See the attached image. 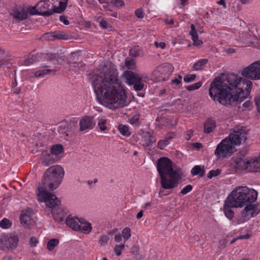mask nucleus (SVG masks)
<instances>
[{
	"instance_id": "nucleus-21",
	"label": "nucleus",
	"mask_w": 260,
	"mask_h": 260,
	"mask_svg": "<svg viewBox=\"0 0 260 260\" xmlns=\"http://www.w3.org/2000/svg\"><path fill=\"white\" fill-rule=\"evenodd\" d=\"M155 141V139L149 132H146L144 134L141 140L142 145L144 147H148L152 145Z\"/></svg>"
},
{
	"instance_id": "nucleus-10",
	"label": "nucleus",
	"mask_w": 260,
	"mask_h": 260,
	"mask_svg": "<svg viewBox=\"0 0 260 260\" xmlns=\"http://www.w3.org/2000/svg\"><path fill=\"white\" fill-rule=\"evenodd\" d=\"M260 212V203L256 204L250 203L247 205L241 212V216L238 219L239 223L247 221L250 217H254Z\"/></svg>"
},
{
	"instance_id": "nucleus-58",
	"label": "nucleus",
	"mask_w": 260,
	"mask_h": 260,
	"mask_svg": "<svg viewBox=\"0 0 260 260\" xmlns=\"http://www.w3.org/2000/svg\"><path fill=\"white\" fill-rule=\"evenodd\" d=\"M154 45L156 46V47H160L161 49H164L166 47V43L164 42L158 43L157 41H155L154 43Z\"/></svg>"
},
{
	"instance_id": "nucleus-43",
	"label": "nucleus",
	"mask_w": 260,
	"mask_h": 260,
	"mask_svg": "<svg viewBox=\"0 0 260 260\" xmlns=\"http://www.w3.org/2000/svg\"><path fill=\"white\" fill-rule=\"evenodd\" d=\"M202 83L198 82L191 85L187 86L186 88L189 91H192L199 89L202 86Z\"/></svg>"
},
{
	"instance_id": "nucleus-50",
	"label": "nucleus",
	"mask_w": 260,
	"mask_h": 260,
	"mask_svg": "<svg viewBox=\"0 0 260 260\" xmlns=\"http://www.w3.org/2000/svg\"><path fill=\"white\" fill-rule=\"evenodd\" d=\"M129 54L130 56L133 57H136L139 55V53L137 49L133 48L129 50Z\"/></svg>"
},
{
	"instance_id": "nucleus-62",
	"label": "nucleus",
	"mask_w": 260,
	"mask_h": 260,
	"mask_svg": "<svg viewBox=\"0 0 260 260\" xmlns=\"http://www.w3.org/2000/svg\"><path fill=\"white\" fill-rule=\"evenodd\" d=\"M191 145L193 148L198 149H200L203 147L202 144L199 142L193 143Z\"/></svg>"
},
{
	"instance_id": "nucleus-63",
	"label": "nucleus",
	"mask_w": 260,
	"mask_h": 260,
	"mask_svg": "<svg viewBox=\"0 0 260 260\" xmlns=\"http://www.w3.org/2000/svg\"><path fill=\"white\" fill-rule=\"evenodd\" d=\"M36 6L35 7H32L31 8L29 9L28 12L31 15H35L37 14V9H36Z\"/></svg>"
},
{
	"instance_id": "nucleus-5",
	"label": "nucleus",
	"mask_w": 260,
	"mask_h": 260,
	"mask_svg": "<svg viewBox=\"0 0 260 260\" xmlns=\"http://www.w3.org/2000/svg\"><path fill=\"white\" fill-rule=\"evenodd\" d=\"M63 176L64 171L60 166H52L46 171L42 180V186L39 187L52 191L58 187Z\"/></svg>"
},
{
	"instance_id": "nucleus-45",
	"label": "nucleus",
	"mask_w": 260,
	"mask_h": 260,
	"mask_svg": "<svg viewBox=\"0 0 260 260\" xmlns=\"http://www.w3.org/2000/svg\"><path fill=\"white\" fill-rule=\"evenodd\" d=\"M169 144V141L167 139L164 140H159L157 143V147L160 149H164V148L166 147Z\"/></svg>"
},
{
	"instance_id": "nucleus-35",
	"label": "nucleus",
	"mask_w": 260,
	"mask_h": 260,
	"mask_svg": "<svg viewBox=\"0 0 260 260\" xmlns=\"http://www.w3.org/2000/svg\"><path fill=\"white\" fill-rule=\"evenodd\" d=\"M118 129L121 135L128 137L131 135V133L129 130V128L127 126L123 124H120L118 126Z\"/></svg>"
},
{
	"instance_id": "nucleus-6",
	"label": "nucleus",
	"mask_w": 260,
	"mask_h": 260,
	"mask_svg": "<svg viewBox=\"0 0 260 260\" xmlns=\"http://www.w3.org/2000/svg\"><path fill=\"white\" fill-rule=\"evenodd\" d=\"M247 132L245 127H235L233 128V132L229 137L225 138L229 140V143L232 144L235 148V145H239L241 143L244 142L247 139Z\"/></svg>"
},
{
	"instance_id": "nucleus-52",
	"label": "nucleus",
	"mask_w": 260,
	"mask_h": 260,
	"mask_svg": "<svg viewBox=\"0 0 260 260\" xmlns=\"http://www.w3.org/2000/svg\"><path fill=\"white\" fill-rule=\"evenodd\" d=\"M193 131L192 129L188 130L186 132L185 135V138L187 141H189L190 140L192 135H193Z\"/></svg>"
},
{
	"instance_id": "nucleus-61",
	"label": "nucleus",
	"mask_w": 260,
	"mask_h": 260,
	"mask_svg": "<svg viewBox=\"0 0 260 260\" xmlns=\"http://www.w3.org/2000/svg\"><path fill=\"white\" fill-rule=\"evenodd\" d=\"M176 136V135L175 133H168L166 137H165V139H167L168 140H169V141H170V140L173 138H175Z\"/></svg>"
},
{
	"instance_id": "nucleus-29",
	"label": "nucleus",
	"mask_w": 260,
	"mask_h": 260,
	"mask_svg": "<svg viewBox=\"0 0 260 260\" xmlns=\"http://www.w3.org/2000/svg\"><path fill=\"white\" fill-rule=\"evenodd\" d=\"M250 160H245L241 158H237L235 160V164L237 167L241 169L247 170L248 171Z\"/></svg>"
},
{
	"instance_id": "nucleus-57",
	"label": "nucleus",
	"mask_w": 260,
	"mask_h": 260,
	"mask_svg": "<svg viewBox=\"0 0 260 260\" xmlns=\"http://www.w3.org/2000/svg\"><path fill=\"white\" fill-rule=\"evenodd\" d=\"M60 21L62 22H63L65 25H69V21L67 19L66 16L62 15L59 17Z\"/></svg>"
},
{
	"instance_id": "nucleus-44",
	"label": "nucleus",
	"mask_w": 260,
	"mask_h": 260,
	"mask_svg": "<svg viewBox=\"0 0 260 260\" xmlns=\"http://www.w3.org/2000/svg\"><path fill=\"white\" fill-rule=\"evenodd\" d=\"M195 74H187L184 77V81L186 83L191 82L194 81L196 78Z\"/></svg>"
},
{
	"instance_id": "nucleus-15",
	"label": "nucleus",
	"mask_w": 260,
	"mask_h": 260,
	"mask_svg": "<svg viewBox=\"0 0 260 260\" xmlns=\"http://www.w3.org/2000/svg\"><path fill=\"white\" fill-rule=\"evenodd\" d=\"M43 58L46 60L53 62L54 64L56 63H60V62L63 61L65 60V56L63 53L57 52L56 53H49L43 54Z\"/></svg>"
},
{
	"instance_id": "nucleus-2",
	"label": "nucleus",
	"mask_w": 260,
	"mask_h": 260,
	"mask_svg": "<svg viewBox=\"0 0 260 260\" xmlns=\"http://www.w3.org/2000/svg\"><path fill=\"white\" fill-rule=\"evenodd\" d=\"M252 87L251 81L237 74H223L211 83L209 93L214 101L227 107L242 102L249 95Z\"/></svg>"
},
{
	"instance_id": "nucleus-48",
	"label": "nucleus",
	"mask_w": 260,
	"mask_h": 260,
	"mask_svg": "<svg viewBox=\"0 0 260 260\" xmlns=\"http://www.w3.org/2000/svg\"><path fill=\"white\" fill-rule=\"evenodd\" d=\"M54 32H47L43 36L44 39L48 40H53L55 39V36L54 35Z\"/></svg>"
},
{
	"instance_id": "nucleus-24",
	"label": "nucleus",
	"mask_w": 260,
	"mask_h": 260,
	"mask_svg": "<svg viewBox=\"0 0 260 260\" xmlns=\"http://www.w3.org/2000/svg\"><path fill=\"white\" fill-rule=\"evenodd\" d=\"M32 210L30 209L22 211L20 216L21 223L23 224H27L31 219V214Z\"/></svg>"
},
{
	"instance_id": "nucleus-39",
	"label": "nucleus",
	"mask_w": 260,
	"mask_h": 260,
	"mask_svg": "<svg viewBox=\"0 0 260 260\" xmlns=\"http://www.w3.org/2000/svg\"><path fill=\"white\" fill-rule=\"evenodd\" d=\"M55 39L67 40L68 39V35L64 34L60 31H55L54 32Z\"/></svg>"
},
{
	"instance_id": "nucleus-22",
	"label": "nucleus",
	"mask_w": 260,
	"mask_h": 260,
	"mask_svg": "<svg viewBox=\"0 0 260 260\" xmlns=\"http://www.w3.org/2000/svg\"><path fill=\"white\" fill-rule=\"evenodd\" d=\"M216 127L215 120L211 118H208L204 124V132L206 134H209L213 132Z\"/></svg>"
},
{
	"instance_id": "nucleus-20",
	"label": "nucleus",
	"mask_w": 260,
	"mask_h": 260,
	"mask_svg": "<svg viewBox=\"0 0 260 260\" xmlns=\"http://www.w3.org/2000/svg\"><path fill=\"white\" fill-rule=\"evenodd\" d=\"M81 219L78 217L69 216L66 219V223L70 228L74 231H78L80 227Z\"/></svg>"
},
{
	"instance_id": "nucleus-28",
	"label": "nucleus",
	"mask_w": 260,
	"mask_h": 260,
	"mask_svg": "<svg viewBox=\"0 0 260 260\" xmlns=\"http://www.w3.org/2000/svg\"><path fill=\"white\" fill-rule=\"evenodd\" d=\"M38 54L35 51L29 54L27 58L24 61L23 64L25 66H29L38 60Z\"/></svg>"
},
{
	"instance_id": "nucleus-49",
	"label": "nucleus",
	"mask_w": 260,
	"mask_h": 260,
	"mask_svg": "<svg viewBox=\"0 0 260 260\" xmlns=\"http://www.w3.org/2000/svg\"><path fill=\"white\" fill-rule=\"evenodd\" d=\"M192 189V186L191 185H188L184 187L181 190L180 193L182 194H185L190 192Z\"/></svg>"
},
{
	"instance_id": "nucleus-54",
	"label": "nucleus",
	"mask_w": 260,
	"mask_h": 260,
	"mask_svg": "<svg viewBox=\"0 0 260 260\" xmlns=\"http://www.w3.org/2000/svg\"><path fill=\"white\" fill-rule=\"evenodd\" d=\"M139 119V115H135L133 117H132V118L130 119V122L131 123L133 124H137V123L138 122Z\"/></svg>"
},
{
	"instance_id": "nucleus-32",
	"label": "nucleus",
	"mask_w": 260,
	"mask_h": 260,
	"mask_svg": "<svg viewBox=\"0 0 260 260\" xmlns=\"http://www.w3.org/2000/svg\"><path fill=\"white\" fill-rule=\"evenodd\" d=\"M205 169L203 168L201 169L200 166H195L191 170V173L192 175L195 176L199 175L200 177H202L205 175Z\"/></svg>"
},
{
	"instance_id": "nucleus-11",
	"label": "nucleus",
	"mask_w": 260,
	"mask_h": 260,
	"mask_svg": "<svg viewBox=\"0 0 260 260\" xmlns=\"http://www.w3.org/2000/svg\"><path fill=\"white\" fill-rule=\"evenodd\" d=\"M242 75L247 79L253 80L260 79V60L250 64L241 71Z\"/></svg>"
},
{
	"instance_id": "nucleus-13",
	"label": "nucleus",
	"mask_w": 260,
	"mask_h": 260,
	"mask_svg": "<svg viewBox=\"0 0 260 260\" xmlns=\"http://www.w3.org/2000/svg\"><path fill=\"white\" fill-rule=\"evenodd\" d=\"M51 0H40L36 5L37 14L43 16H49L54 13Z\"/></svg>"
},
{
	"instance_id": "nucleus-37",
	"label": "nucleus",
	"mask_w": 260,
	"mask_h": 260,
	"mask_svg": "<svg viewBox=\"0 0 260 260\" xmlns=\"http://www.w3.org/2000/svg\"><path fill=\"white\" fill-rule=\"evenodd\" d=\"M125 64L128 69L133 70L135 68V62L133 59L126 58L125 60Z\"/></svg>"
},
{
	"instance_id": "nucleus-59",
	"label": "nucleus",
	"mask_w": 260,
	"mask_h": 260,
	"mask_svg": "<svg viewBox=\"0 0 260 260\" xmlns=\"http://www.w3.org/2000/svg\"><path fill=\"white\" fill-rule=\"evenodd\" d=\"M243 107L245 108L250 109L252 107V103L250 101L247 100L243 104Z\"/></svg>"
},
{
	"instance_id": "nucleus-40",
	"label": "nucleus",
	"mask_w": 260,
	"mask_h": 260,
	"mask_svg": "<svg viewBox=\"0 0 260 260\" xmlns=\"http://www.w3.org/2000/svg\"><path fill=\"white\" fill-rule=\"evenodd\" d=\"M10 220L6 218L0 221V227L3 229H8L11 226Z\"/></svg>"
},
{
	"instance_id": "nucleus-31",
	"label": "nucleus",
	"mask_w": 260,
	"mask_h": 260,
	"mask_svg": "<svg viewBox=\"0 0 260 260\" xmlns=\"http://www.w3.org/2000/svg\"><path fill=\"white\" fill-rule=\"evenodd\" d=\"M63 151V147L61 144L54 145L51 149V153L54 156H57L58 154L62 153Z\"/></svg>"
},
{
	"instance_id": "nucleus-19",
	"label": "nucleus",
	"mask_w": 260,
	"mask_h": 260,
	"mask_svg": "<svg viewBox=\"0 0 260 260\" xmlns=\"http://www.w3.org/2000/svg\"><path fill=\"white\" fill-rule=\"evenodd\" d=\"M235 208V206H234V205L230 202V201L226 199L224 201L223 210L226 217L230 219L234 216V212L232 210V208Z\"/></svg>"
},
{
	"instance_id": "nucleus-41",
	"label": "nucleus",
	"mask_w": 260,
	"mask_h": 260,
	"mask_svg": "<svg viewBox=\"0 0 260 260\" xmlns=\"http://www.w3.org/2000/svg\"><path fill=\"white\" fill-rule=\"evenodd\" d=\"M124 244L116 245L114 248V251L117 256H120L121 254V251L124 249Z\"/></svg>"
},
{
	"instance_id": "nucleus-60",
	"label": "nucleus",
	"mask_w": 260,
	"mask_h": 260,
	"mask_svg": "<svg viewBox=\"0 0 260 260\" xmlns=\"http://www.w3.org/2000/svg\"><path fill=\"white\" fill-rule=\"evenodd\" d=\"M100 25L103 28H107L108 27V22L105 20H102L100 21Z\"/></svg>"
},
{
	"instance_id": "nucleus-42",
	"label": "nucleus",
	"mask_w": 260,
	"mask_h": 260,
	"mask_svg": "<svg viewBox=\"0 0 260 260\" xmlns=\"http://www.w3.org/2000/svg\"><path fill=\"white\" fill-rule=\"evenodd\" d=\"M122 236L125 241L128 240L131 236V229L128 227L125 228L122 231Z\"/></svg>"
},
{
	"instance_id": "nucleus-25",
	"label": "nucleus",
	"mask_w": 260,
	"mask_h": 260,
	"mask_svg": "<svg viewBox=\"0 0 260 260\" xmlns=\"http://www.w3.org/2000/svg\"><path fill=\"white\" fill-rule=\"evenodd\" d=\"M189 34L191 36L193 45L198 46L203 44V42L201 40H199L198 35L196 31L195 26L192 24L191 25V30L189 32Z\"/></svg>"
},
{
	"instance_id": "nucleus-23",
	"label": "nucleus",
	"mask_w": 260,
	"mask_h": 260,
	"mask_svg": "<svg viewBox=\"0 0 260 260\" xmlns=\"http://www.w3.org/2000/svg\"><path fill=\"white\" fill-rule=\"evenodd\" d=\"M79 225L80 228L78 231H81L84 234H89L92 230L91 224L84 219L81 218L80 223Z\"/></svg>"
},
{
	"instance_id": "nucleus-34",
	"label": "nucleus",
	"mask_w": 260,
	"mask_h": 260,
	"mask_svg": "<svg viewBox=\"0 0 260 260\" xmlns=\"http://www.w3.org/2000/svg\"><path fill=\"white\" fill-rule=\"evenodd\" d=\"M56 71L54 69H45L41 71H38L35 73V76L40 77L46 74H54Z\"/></svg>"
},
{
	"instance_id": "nucleus-18",
	"label": "nucleus",
	"mask_w": 260,
	"mask_h": 260,
	"mask_svg": "<svg viewBox=\"0 0 260 260\" xmlns=\"http://www.w3.org/2000/svg\"><path fill=\"white\" fill-rule=\"evenodd\" d=\"M59 159V157L57 156H54L51 153L47 154L45 152L44 154V158L42 161V164L45 166H49V165L54 163Z\"/></svg>"
},
{
	"instance_id": "nucleus-17",
	"label": "nucleus",
	"mask_w": 260,
	"mask_h": 260,
	"mask_svg": "<svg viewBox=\"0 0 260 260\" xmlns=\"http://www.w3.org/2000/svg\"><path fill=\"white\" fill-rule=\"evenodd\" d=\"M54 13H61L67 8L68 0H51Z\"/></svg>"
},
{
	"instance_id": "nucleus-38",
	"label": "nucleus",
	"mask_w": 260,
	"mask_h": 260,
	"mask_svg": "<svg viewBox=\"0 0 260 260\" xmlns=\"http://www.w3.org/2000/svg\"><path fill=\"white\" fill-rule=\"evenodd\" d=\"M107 120L105 119H100L99 120L98 125L101 131H104L107 129L106 126Z\"/></svg>"
},
{
	"instance_id": "nucleus-36",
	"label": "nucleus",
	"mask_w": 260,
	"mask_h": 260,
	"mask_svg": "<svg viewBox=\"0 0 260 260\" xmlns=\"http://www.w3.org/2000/svg\"><path fill=\"white\" fill-rule=\"evenodd\" d=\"M59 243V241L57 239H51L47 243V248L49 251L52 250Z\"/></svg>"
},
{
	"instance_id": "nucleus-64",
	"label": "nucleus",
	"mask_w": 260,
	"mask_h": 260,
	"mask_svg": "<svg viewBox=\"0 0 260 260\" xmlns=\"http://www.w3.org/2000/svg\"><path fill=\"white\" fill-rule=\"evenodd\" d=\"M115 241L116 242H120L122 241V235L120 234L116 235L114 237Z\"/></svg>"
},
{
	"instance_id": "nucleus-9",
	"label": "nucleus",
	"mask_w": 260,
	"mask_h": 260,
	"mask_svg": "<svg viewBox=\"0 0 260 260\" xmlns=\"http://www.w3.org/2000/svg\"><path fill=\"white\" fill-rule=\"evenodd\" d=\"M173 70V67L171 64L165 63L159 66L153 72L152 75L155 77L158 81H165L167 80L169 76L171 75Z\"/></svg>"
},
{
	"instance_id": "nucleus-16",
	"label": "nucleus",
	"mask_w": 260,
	"mask_h": 260,
	"mask_svg": "<svg viewBox=\"0 0 260 260\" xmlns=\"http://www.w3.org/2000/svg\"><path fill=\"white\" fill-rule=\"evenodd\" d=\"M79 124L80 131L92 129L95 125L93 122V117L89 116H86L82 118L80 121Z\"/></svg>"
},
{
	"instance_id": "nucleus-4",
	"label": "nucleus",
	"mask_w": 260,
	"mask_h": 260,
	"mask_svg": "<svg viewBox=\"0 0 260 260\" xmlns=\"http://www.w3.org/2000/svg\"><path fill=\"white\" fill-rule=\"evenodd\" d=\"M257 193L254 190H250L246 186L235 188L228 196L226 199L232 203L236 208H242L254 203L257 199Z\"/></svg>"
},
{
	"instance_id": "nucleus-53",
	"label": "nucleus",
	"mask_w": 260,
	"mask_h": 260,
	"mask_svg": "<svg viewBox=\"0 0 260 260\" xmlns=\"http://www.w3.org/2000/svg\"><path fill=\"white\" fill-rule=\"evenodd\" d=\"M38 242V240L34 237H31L29 240V245L32 247L36 246Z\"/></svg>"
},
{
	"instance_id": "nucleus-12",
	"label": "nucleus",
	"mask_w": 260,
	"mask_h": 260,
	"mask_svg": "<svg viewBox=\"0 0 260 260\" xmlns=\"http://www.w3.org/2000/svg\"><path fill=\"white\" fill-rule=\"evenodd\" d=\"M234 148L229 143L228 139H224L219 143L215 150L214 154L218 158H224L234 152Z\"/></svg>"
},
{
	"instance_id": "nucleus-56",
	"label": "nucleus",
	"mask_w": 260,
	"mask_h": 260,
	"mask_svg": "<svg viewBox=\"0 0 260 260\" xmlns=\"http://www.w3.org/2000/svg\"><path fill=\"white\" fill-rule=\"evenodd\" d=\"M254 102L257 107V111L260 113V96L255 97Z\"/></svg>"
},
{
	"instance_id": "nucleus-27",
	"label": "nucleus",
	"mask_w": 260,
	"mask_h": 260,
	"mask_svg": "<svg viewBox=\"0 0 260 260\" xmlns=\"http://www.w3.org/2000/svg\"><path fill=\"white\" fill-rule=\"evenodd\" d=\"M13 16L19 20H24L27 18V12L23 8L17 9L14 11Z\"/></svg>"
},
{
	"instance_id": "nucleus-33",
	"label": "nucleus",
	"mask_w": 260,
	"mask_h": 260,
	"mask_svg": "<svg viewBox=\"0 0 260 260\" xmlns=\"http://www.w3.org/2000/svg\"><path fill=\"white\" fill-rule=\"evenodd\" d=\"M208 60L207 59H201L193 64L192 69L196 71L201 70L202 67L207 63Z\"/></svg>"
},
{
	"instance_id": "nucleus-26",
	"label": "nucleus",
	"mask_w": 260,
	"mask_h": 260,
	"mask_svg": "<svg viewBox=\"0 0 260 260\" xmlns=\"http://www.w3.org/2000/svg\"><path fill=\"white\" fill-rule=\"evenodd\" d=\"M248 171L253 172H260V158L259 157L255 159L249 161Z\"/></svg>"
},
{
	"instance_id": "nucleus-51",
	"label": "nucleus",
	"mask_w": 260,
	"mask_h": 260,
	"mask_svg": "<svg viewBox=\"0 0 260 260\" xmlns=\"http://www.w3.org/2000/svg\"><path fill=\"white\" fill-rule=\"evenodd\" d=\"M135 15L138 18H143L144 17V13L142 9H137L135 11Z\"/></svg>"
},
{
	"instance_id": "nucleus-14",
	"label": "nucleus",
	"mask_w": 260,
	"mask_h": 260,
	"mask_svg": "<svg viewBox=\"0 0 260 260\" xmlns=\"http://www.w3.org/2000/svg\"><path fill=\"white\" fill-rule=\"evenodd\" d=\"M124 76L131 85H133L134 88L136 91H140L144 87L142 81V77L132 71H125Z\"/></svg>"
},
{
	"instance_id": "nucleus-1",
	"label": "nucleus",
	"mask_w": 260,
	"mask_h": 260,
	"mask_svg": "<svg viewBox=\"0 0 260 260\" xmlns=\"http://www.w3.org/2000/svg\"><path fill=\"white\" fill-rule=\"evenodd\" d=\"M99 70V74L90 78L98 101L110 108L126 106L127 96L120 84L117 70L111 63L101 65Z\"/></svg>"
},
{
	"instance_id": "nucleus-47",
	"label": "nucleus",
	"mask_w": 260,
	"mask_h": 260,
	"mask_svg": "<svg viewBox=\"0 0 260 260\" xmlns=\"http://www.w3.org/2000/svg\"><path fill=\"white\" fill-rule=\"evenodd\" d=\"M109 240V238L107 235H102L101 236L99 242L101 245L103 246L106 245L108 240Z\"/></svg>"
},
{
	"instance_id": "nucleus-30",
	"label": "nucleus",
	"mask_w": 260,
	"mask_h": 260,
	"mask_svg": "<svg viewBox=\"0 0 260 260\" xmlns=\"http://www.w3.org/2000/svg\"><path fill=\"white\" fill-rule=\"evenodd\" d=\"M52 214L54 219L58 222H61L63 221L64 218L63 211L59 209H53L52 211Z\"/></svg>"
},
{
	"instance_id": "nucleus-7",
	"label": "nucleus",
	"mask_w": 260,
	"mask_h": 260,
	"mask_svg": "<svg viewBox=\"0 0 260 260\" xmlns=\"http://www.w3.org/2000/svg\"><path fill=\"white\" fill-rule=\"evenodd\" d=\"M18 237L15 234H3L0 238V247L5 251L15 249L18 246Z\"/></svg>"
},
{
	"instance_id": "nucleus-3",
	"label": "nucleus",
	"mask_w": 260,
	"mask_h": 260,
	"mask_svg": "<svg viewBox=\"0 0 260 260\" xmlns=\"http://www.w3.org/2000/svg\"><path fill=\"white\" fill-rule=\"evenodd\" d=\"M157 170L160 177V184L165 189H170L176 187L183 173L179 170H174L173 162L168 157L159 158L157 162Z\"/></svg>"
},
{
	"instance_id": "nucleus-55",
	"label": "nucleus",
	"mask_w": 260,
	"mask_h": 260,
	"mask_svg": "<svg viewBox=\"0 0 260 260\" xmlns=\"http://www.w3.org/2000/svg\"><path fill=\"white\" fill-rule=\"evenodd\" d=\"M113 4L117 7H121L124 5L122 0H115Z\"/></svg>"
},
{
	"instance_id": "nucleus-8",
	"label": "nucleus",
	"mask_w": 260,
	"mask_h": 260,
	"mask_svg": "<svg viewBox=\"0 0 260 260\" xmlns=\"http://www.w3.org/2000/svg\"><path fill=\"white\" fill-rule=\"evenodd\" d=\"M38 190L39 199L42 198L41 201H44L49 208L55 209V207L60 204V201L56 196L48 192L47 189H44L43 187H38Z\"/></svg>"
},
{
	"instance_id": "nucleus-46",
	"label": "nucleus",
	"mask_w": 260,
	"mask_h": 260,
	"mask_svg": "<svg viewBox=\"0 0 260 260\" xmlns=\"http://www.w3.org/2000/svg\"><path fill=\"white\" fill-rule=\"evenodd\" d=\"M221 171L219 169L211 170L207 175L208 178L211 179L213 177L218 176L220 174Z\"/></svg>"
}]
</instances>
